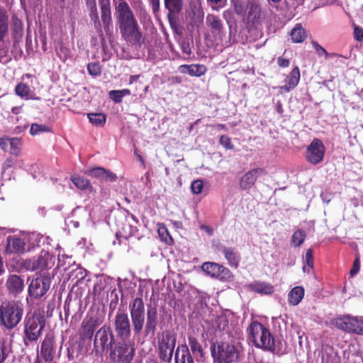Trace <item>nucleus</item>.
<instances>
[{"label":"nucleus","instance_id":"obj_1","mask_svg":"<svg viewBox=\"0 0 363 363\" xmlns=\"http://www.w3.org/2000/svg\"><path fill=\"white\" fill-rule=\"evenodd\" d=\"M115 15L122 38L133 45H140L143 33L135 14L125 0H118L115 6Z\"/></svg>","mask_w":363,"mask_h":363},{"label":"nucleus","instance_id":"obj_2","mask_svg":"<svg viewBox=\"0 0 363 363\" xmlns=\"http://www.w3.org/2000/svg\"><path fill=\"white\" fill-rule=\"evenodd\" d=\"M247 340L256 348L281 356L284 354L281 340L274 337L269 329L257 320H252L246 330Z\"/></svg>","mask_w":363,"mask_h":363},{"label":"nucleus","instance_id":"obj_3","mask_svg":"<svg viewBox=\"0 0 363 363\" xmlns=\"http://www.w3.org/2000/svg\"><path fill=\"white\" fill-rule=\"evenodd\" d=\"M24 313V305L21 301L10 300L0 305V326L11 331L21 323Z\"/></svg>","mask_w":363,"mask_h":363},{"label":"nucleus","instance_id":"obj_4","mask_svg":"<svg viewBox=\"0 0 363 363\" xmlns=\"http://www.w3.org/2000/svg\"><path fill=\"white\" fill-rule=\"evenodd\" d=\"M98 1L101 11V21L99 16L96 2L86 4L89 16L98 33L102 35L101 27L103 26L106 33L108 34L111 31L112 25L111 0Z\"/></svg>","mask_w":363,"mask_h":363},{"label":"nucleus","instance_id":"obj_5","mask_svg":"<svg viewBox=\"0 0 363 363\" xmlns=\"http://www.w3.org/2000/svg\"><path fill=\"white\" fill-rule=\"evenodd\" d=\"M45 326L44 311H34L30 315H27L23 321V341L28 346L33 342H37L42 335Z\"/></svg>","mask_w":363,"mask_h":363},{"label":"nucleus","instance_id":"obj_6","mask_svg":"<svg viewBox=\"0 0 363 363\" xmlns=\"http://www.w3.org/2000/svg\"><path fill=\"white\" fill-rule=\"evenodd\" d=\"M157 357L162 363H171L177 344V335L165 330L157 335Z\"/></svg>","mask_w":363,"mask_h":363},{"label":"nucleus","instance_id":"obj_7","mask_svg":"<svg viewBox=\"0 0 363 363\" xmlns=\"http://www.w3.org/2000/svg\"><path fill=\"white\" fill-rule=\"evenodd\" d=\"M135 354V342L131 340H117L109 351V358L113 363H131Z\"/></svg>","mask_w":363,"mask_h":363},{"label":"nucleus","instance_id":"obj_8","mask_svg":"<svg viewBox=\"0 0 363 363\" xmlns=\"http://www.w3.org/2000/svg\"><path fill=\"white\" fill-rule=\"evenodd\" d=\"M211 355L218 363H233L238 358L236 347L228 342L213 343L211 346Z\"/></svg>","mask_w":363,"mask_h":363},{"label":"nucleus","instance_id":"obj_9","mask_svg":"<svg viewBox=\"0 0 363 363\" xmlns=\"http://www.w3.org/2000/svg\"><path fill=\"white\" fill-rule=\"evenodd\" d=\"M116 341L112 329L104 325L95 334L94 347L96 350L100 348L102 352L110 351Z\"/></svg>","mask_w":363,"mask_h":363},{"label":"nucleus","instance_id":"obj_10","mask_svg":"<svg viewBox=\"0 0 363 363\" xmlns=\"http://www.w3.org/2000/svg\"><path fill=\"white\" fill-rule=\"evenodd\" d=\"M113 328L118 340H130L131 336V324L128 313L118 310L114 317Z\"/></svg>","mask_w":363,"mask_h":363},{"label":"nucleus","instance_id":"obj_11","mask_svg":"<svg viewBox=\"0 0 363 363\" xmlns=\"http://www.w3.org/2000/svg\"><path fill=\"white\" fill-rule=\"evenodd\" d=\"M201 269L207 275L220 281H232L233 274L230 269L225 266L216 262H206L201 265Z\"/></svg>","mask_w":363,"mask_h":363},{"label":"nucleus","instance_id":"obj_12","mask_svg":"<svg viewBox=\"0 0 363 363\" xmlns=\"http://www.w3.org/2000/svg\"><path fill=\"white\" fill-rule=\"evenodd\" d=\"M325 147L322 141L314 138L306 151V160L308 162L315 165L320 163L325 155Z\"/></svg>","mask_w":363,"mask_h":363},{"label":"nucleus","instance_id":"obj_13","mask_svg":"<svg viewBox=\"0 0 363 363\" xmlns=\"http://www.w3.org/2000/svg\"><path fill=\"white\" fill-rule=\"evenodd\" d=\"M50 279L40 276L32 280L28 286V294L31 298L39 299L43 297L50 286Z\"/></svg>","mask_w":363,"mask_h":363},{"label":"nucleus","instance_id":"obj_14","mask_svg":"<svg viewBox=\"0 0 363 363\" xmlns=\"http://www.w3.org/2000/svg\"><path fill=\"white\" fill-rule=\"evenodd\" d=\"M265 169L256 167L245 173L239 181V186L242 190H250L255 184L258 178L267 175Z\"/></svg>","mask_w":363,"mask_h":363},{"label":"nucleus","instance_id":"obj_15","mask_svg":"<svg viewBox=\"0 0 363 363\" xmlns=\"http://www.w3.org/2000/svg\"><path fill=\"white\" fill-rule=\"evenodd\" d=\"M55 257L48 251L43 250L37 259L29 260L28 269L33 271L45 270L52 268L54 265Z\"/></svg>","mask_w":363,"mask_h":363},{"label":"nucleus","instance_id":"obj_16","mask_svg":"<svg viewBox=\"0 0 363 363\" xmlns=\"http://www.w3.org/2000/svg\"><path fill=\"white\" fill-rule=\"evenodd\" d=\"M101 324V320L96 316H86L82 322L79 332L82 340H91L96 328Z\"/></svg>","mask_w":363,"mask_h":363},{"label":"nucleus","instance_id":"obj_17","mask_svg":"<svg viewBox=\"0 0 363 363\" xmlns=\"http://www.w3.org/2000/svg\"><path fill=\"white\" fill-rule=\"evenodd\" d=\"M56 354V344L52 335L47 334L40 345V356L45 362H51Z\"/></svg>","mask_w":363,"mask_h":363},{"label":"nucleus","instance_id":"obj_18","mask_svg":"<svg viewBox=\"0 0 363 363\" xmlns=\"http://www.w3.org/2000/svg\"><path fill=\"white\" fill-rule=\"evenodd\" d=\"M247 23L253 26L260 23L262 8L258 0H248L246 6Z\"/></svg>","mask_w":363,"mask_h":363},{"label":"nucleus","instance_id":"obj_19","mask_svg":"<svg viewBox=\"0 0 363 363\" xmlns=\"http://www.w3.org/2000/svg\"><path fill=\"white\" fill-rule=\"evenodd\" d=\"M158 324V311L155 306H147L144 333L146 336L154 335Z\"/></svg>","mask_w":363,"mask_h":363},{"label":"nucleus","instance_id":"obj_20","mask_svg":"<svg viewBox=\"0 0 363 363\" xmlns=\"http://www.w3.org/2000/svg\"><path fill=\"white\" fill-rule=\"evenodd\" d=\"M164 8L167 10V18L171 25L176 21L183 10L184 0H164Z\"/></svg>","mask_w":363,"mask_h":363},{"label":"nucleus","instance_id":"obj_21","mask_svg":"<svg viewBox=\"0 0 363 363\" xmlns=\"http://www.w3.org/2000/svg\"><path fill=\"white\" fill-rule=\"evenodd\" d=\"M6 287L9 294L16 296L24 289V281L17 274H10L6 281Z\"/></svg>","mask_w":363,"mask_h":363},{"label":"nucleus","instance_id":"obj_22","mask_svg":"<svg viewBox=\"0 0 363 363\" xmlns=\"http://www.w3.org/2000/svg\"><path fill=\"white\" fill-rule=\"evenodd\" d=\"M206 23L213 34L223 35L225 33V27L219 16L208 13L206 18Z\"/></svg>","mask_w":363,"mask_h":363},{"label":"nucleus","instance_id":"obj_23","mask_svg":"<svg viewBox=\"0 0 363 363\" xmlns=\"http://www.w3.org/2000/svg\"><path fill=\"white\" fill-rule=\"evenodd\" d=\"M11 26L13 46H16L21 41L23 36V24L16 14L11 16Z\"/></svg>","mask_w":363,"mask_h":363},{"label":"nucleus","instance_id":"obj_24","mask_svg":"<svg viewBox=\"0 0 363 363\" xmlns=\"http://www.w3.org/2000/svg\"><path fill=\"white\" fill-rule=\"evenodd\" d=\"M233 11L225 10L223 12V17L226 21L229 26L230 29L231 28L230 20L233 18V13L238 16H243L246 11L245 6L242 0H234L230 1Z\"/></svg>","mask_w":363,"mask_h":363},{"label":"nucleus","instance_id":"obj_25","mask_svg":"<svg viewBox=\"0 0 363 363\" xmlns=\"http://www.w3.org/2000/svg\"><path fill=\"white\" fill-rule=\"evenodd\" d=\"M194 359L186 343L177 346L174 352V363H195Z\"/></svg>","mask_w":363,"mask_h":363},{"label":"nucleus","instance_id":"obj_26","mask_svg":"<svg viewBox=\"0 0 363 363\" xmlns=\"http://www.w3.org/2000/svg\"><path fill=\"white\" fill-rule=\"evenodd\" d=\"M188 342L189 347V351L191 356L195 359L196 361L199 362L202 360L204 357V350L199 342L197 338L194 335H188Z\"/></svg>","mask_w":363,"mask_h":363},{"label":"nucleus","instance_id":"obj_27","mask_svg":"<svg viewBox=\"0 0 363 363\" xmlns=\"http://www.w3.org/2000/svg\"><path fill=\"white\" fill-rule=\"evenodd\" d=\"M6 251L9 254L23 253L25 242L20 238L9 236L7 238Z\"/></svg>","mask_w":363,"mask_h":363},{"label":"nucleus","instance_id":"obj_28","mask_svg":"<svg viewBox=\"0 0 363 363\" xmlns=\"http://www.w3.org/2000/svg\"><path fill=\"white\" fill-rule=\"evenodd\" d=\"M9 35L0 34V62L6 63L11 60L9 49L11 41Z\"/></svg>","mask_w":363,"mask_h":363},{"label":"nucleus","instance_id":"obj_29","mask_svg":"<svg viewBox=\"0 0 363 363\" xmlns=\"http://www.w3.org/2000/svg\"><path fill=\"white\" fill-rule=\"evenodd\" d=\"M221 251L226 259L228 264L231 267L237 269L240 264V257L233 247H228L223 246Z\"/></svg>","mask_w":363,"mask_h":363},{"label":"nucleus","instance_id":"obj_30","mask_svg":"<svg viewBox=\"0 0 363 363\" xmlns=\"http://www.w3.org/2000/svg\"><path fill=\"white\" fill-rule=\"evenodd\" d=\"M299 80L300 70L296 66L291 69L289 75L286 78V84L281 86V89L289 92L298 85Z\"/></svg>","mask_w":363,"mask_h":363},{"label":"nucleus","instance_id":"obj_31","mask_svg":"<svg viewBox=\"0 0 363 363\" xmlns=\"http://www.w3.org/2000/svg\"><path fill=\"white\" fill-rule=\"evenodd\" d=\"M333 321L335 325L338 329L346 333H352V329L354 326L353 323H355L353 317L350 315H343L336 318Z\"/></svg>","mask_w":363,"mask_h":363},{"label":"nucleus","instance_id":"obj_32","mask_svg":"<svg viewBox=\"0 0 363 363\" xmlns=\"http://www.w3.org/2000/svg\"><path fill=\"white\" fill-rule=\"evenodd\" d=\"M130 318L135 335H140L145 327V313H135L134 315H130Z\"/></svg>","mask_w":363,"mask_h":363},{"label":"nucleus","instance_id":"obj_33","mask_svg":"<svg viewBox=\"0 0 363 363\" xmlns=\"http://www.w3.org/2000/svg\"><path fill=\"white\" fill-rule=\"evenodd\" d=\"M138 231L136 226L131 225L127 220L123 224L121 230L116 233V238L119 240V238H123L128 240L130 237L135 236Z\"/></svg>","mask_w":363,"mask_h":363},{"label":"nucleus","instance_id":"obj_34","mask_svg":"<svg viewBox=\"0 0 363 363\" xmlns=\"http://www.w3.org/2000/svg\"><path fill=\"white\" fill-rule=\"evenodd\" d=\"M305 291L302 286L294 287L288 294V301L293 306L298 305L304 296Z\"/></svg>","mask_w":363,"mask_h":363},{"label":"nucleus","instance_id":"obj_35","mask_svg":"<svg viewBox=\"0 0 363 363\" xmlns=\"http://www.w3.org/2000/svg\"><path fill=\"white\" fill-rule=\"evenodd\" d=\"M291 40L295 43L303 42L307 38L306 30L300 23H297L290 33Z\"/></svg>","mask_w":363,"mask_h":363},{"label":"nucleus","instance_id":"obj_36","mask_svg":"<svg viewBox=\"0 0 363 363\" xmlns=\"http://www.w3.org/2000/svg\"><path fill=\"white\" fill-rule=\"evenodd\" d=\"M9 16L5 8L0 6V34L9 35Z\"/></svg>","mask_w":363,"mask_h":363},{"label":"nucleus","instance_id":"obj_37","mask_svg":"<svg viewBox=\"0 0 363 363\" xmlns=\"http://www.w3.org/2000/svg\"><path fill=\"white\" fill-rule=\"evenodd\" d=\"M130 315L145 313V304L142 298L136 297L129 305Z\"/></svg>","mask_w":363,"mask_h":363},{"label":"nucleus","instance_id":"obj_38","mask_svg":"<svg viewBox=\"0 0 363 363\" xmlns=\"http://www.w3.org/2000/svg\"><path fill=\"white\" fill-rule=\"evenodd\" d=\"M12 352L11 345L6 339L0 340V363H4Z\"/></svg>","mask_w":363,"mask_h":363},{"label":"nucleus","instance_id":"obj_39","mask_svg":"<svg viewBox=\"0 0 363 363\" xmlns=\"http://www.w3.org/2000/svg\"><path fill=\"white\" fill-rule=\"evenodd\" d=\"M157 232L159 237L160 238L161 240L164 242L167 245H172L174 243V240L170 235L167 228H166L165 225L163 223H158L157 224Z\"/></svg>","mask_w":363,"mask_h":363},{"label":"nucleus","instance_id":"obj_40","mask_svg":"<svg viewBox=\"0 0 363 363\" xmlns=\"http://www.w3.org/2000/svg\"><path fill=\"white\" fill-rule=\"evenodd\" d=\"M188 69V74L192 77H201L207 72V67L204 65L200 64H192L189 67H186Z\"/></svg>","mask_w":363,"mask_h":363},{"label":"nucleus","instance_id":"obj_41","mask_svg":"<svg viewBox=\"0 0 363 363\" xmlns=\"http://www.w3.org/2000/svg\"><path fill=\"white\" fill-rule=\"evenodd\" d=\"M88 118L93 125L97 126H103L106 121V115L101 113H90Z\"/></svg>","mask_w":363,"mask_h":363},{"label":"nucleus","instance_id":"obj_42","mask_svg":"<svg viewBox=\"0 0 363 363\" xmlns=\"http://www.w3.org/2000/svg\"><path fill=\"white\" fill-rule=\"evenodd\" d=\"M71 180L77 188L82 190L86 189L90 186L89 181L84 177L74 176L71 178Z\"/></svg>","mask_w":363,"mask_h":363},{"label":"nucleus","instance_id":"obj_43","mask_svg":"<svg viewBox=\"0 0 363 363\" xmlns=\"http://www.w3.org/2000/svg\"><path fill=\"white\" fill-rule=\"evenodd\" d=\"M30 89L25 83L20 82L15 87V93L17 96L23 99H28Z\"/></svg>","mask_w":363,"mask_h":363},{"label":"nucleus","instance_id":"obj_44","mask_svg":"<svg viewBox=\"0 0 363 363\" xmlns=\"http://www.w3.org/2000/svg\"><path fill=\"white\" fill-rule=\"evenodd\" d=\"M306 233L303 230H296L291 236V243L294 247H299L305 240Z\"/></svg>","mask_w":363,"mask_h":363},{"label":"nucleus","instance_id":"obj_45","mask_svg":"<svg viewBox=\"0 0 363 363\" xmlns=\"http://www.w3.org/2000/svg\"><path fill=\"white\" fill-rule=\"evenodd\" d=\"M10 142V153L14 155H19L21 153V147L22 141L18 138H13L9 139Z\"/></svg>","mask_w":363,"mask_h":363},{"label":"nucleus","instance_id":"obj_46","mask_svg":"<svg viewBox=\"0 0 363 363\" xmlns=\"http://www.w3.org/2000/svg\"><path fill=\"white\" fill-rule=\"evenodd\" d=\"M87 71L92 77H98L101 74V67L98 62H90L87 65Z\"/></svg>","mask_w":363,"mask_h":363},{"label":"nucleus","instance_id":"obj_47","mask_svg":"<svg viewBox=\"0 0 363 363\" xmlns=\"http://www.w3.org/2000/svg\"><path fill=\"white\" fill-rule=\"evenodd\" d=\"M105 173H106V169L104 167H99L91 169L86 172V174L88 176L99 179L102 181L104 179V176Z\"/></svg>","mask_w":363,"mask_h":363},{"label":"nucleus","instance_id":"obj_48","mask_svg":"<svg viewBox=\"0 0 363 363\" xmlns=\"http://www.w3.org/2000/svg\"><path fill=\"white\" fill-rule=\"evenodd\" d=\"M355 323H353L354 326L352 329V333L363 334V320L357 317H353Z\"/></svg>","mask_w":363,"mask_h":363},{"label":"nucleus","instance_id":"obj_49","mask_svg":"<svg viewBox=\"0 0 363 363\" xmlns=\"http://www.w3.org/2000/svg\"><path fill=\"white\" fill-rule=\"evenodd\" d=\"M48 128L45 125H39L38 123H33L30 126V133L33 135H37L42 132L48 131Z\"/></svg>","mask_w":363,"mask_h":363},{"label":"nucleus","instance_id":"obj_50","mask_svg":"<svg viewBox=\"0 0 363 363\" xmlns=\"http://www.w3.org/2000/svg\"><path fill=\"white\" fill-rule=\"evenodd\" d=\"M219 143L226 150H233L234 145L231 142V139L226 135H222L219 138Z\"/></svg>","mask_w":363,"mask_h":363},{"label":"nucleus","instance_id":"obj_51","mask_svg":"<svg viewBox=\"0 0 363 363\" xmlns=\"http://www.w3.org/2000/svg\"><path fill=\"white\" fill-rule=\"evenodd\" d=\"M203 189V182L201 179L194 181L191 185V189L193 194H199Z\"/></svg>","mask_w":363,"mask_h":363},{"label":"nucleus","instance_id":"obj_52","mask_svg":"<svg viewBox=\"0 0 363 363\" xmlns=\"http://www.w3.org/2000/svg\"><path fill=\"white\" fill-rule=\"evenodd\" d=\"M359 269H360V258H359V255H357L353 262L352 267L350 271V276L353 277V276L356 275L359 272Z\"/></svg>","mask_w":363,"mask_h":363},{"label":"nucleus","instance_id":"obj_53","mask_svg":"<svg viewBox=\"0 0 363 363\" xmlns=\"http://www.w3.org/2000/svg\"><path fill=\"white\" fill-rule=\"evenodd\" d=\"M16 160L13 158H7L2 164L1 174H4L9 168L13 167L16 164Z\"/></svg>","mask_w":363,"mask_h":363},{"label":"nucleus","instance_id":"obj_54","mask_svg":"<svg viewBox=\"0 0 363 363\" xmlns=\"http://www.w3.org/2000/svg\"><path fill=\"white\" fill-rule=\"evenodd\" d=\"M305 262L309 267H313V252L312 249H308L305 255Z\"/></svg>","mask_w":363,"mask_h":363},{"label":"nucleus","instance_id":"obj_55","mask_svg":"<svg viewBox=\"0 0 363 363\" xmlns=\"http://www.w3.org/2000/svg\"><path fill=\"white\" fill-rule=\"evenodd\" d=\"M313 47L314 48L316 53L319 56L324 55L325 57L328 56V52L325 50L324 48H323L320 45H319L317 42L313 41L312 42Z\"/></svg>","mask_w":363,"mask_h":363},{"label":"nucleus","instance_id":"obj_56","mask_svg":"<svg viewBox=\"0 0 363 363\" xmlns=\"http://www.w3.org/2000/svg\"><path fill=\"white\" fill-rule=\"evenodd\" d=\"M109 97L115 103H121L123 99L119 90H112L109 91Z\"/></svg>","mask_w":363,"mask_h":363},{"label":"nucleus","instance_id":"obj_57","mask_svg":"<svg viewBox=\"0 0 363 363\" xmlns=\"http://www.w3.org/2000/svg\"><path fill=\"white\" fill-rule=\"evenodd\" d=\"M116 179H117L116 174L115 173H113V172L106 169V173L104 174L103 181L108 182H113L116 181Z\"/></svg>","mask_w":363,"mask_h":363},{"label":"nucleus","instance_id":"obj_58","mask_svg":"<svg viewBox=\"0 0 363 363\" xmlns=\"http://www.w3.org/2000/svg\"><path fill=\"white\" fill-rule=\"evenodd\" d=\"M354 36L356 40L362 41L363 40V28L355 26L354 28Z\"/></svg>","mask_w":363,"mask_h":363},{"label":"nucleus","instance_id":"obj_59","mask_svg":"<svg viewBox=\"0 0 363 363\" xmlns=\"http://www.w3.org/2000/svg\"><path fill=\"white\" fill-rule=\"evenodd\" d=\"M277 64L280 67H288L290 65V61L288 59L284 58L283 57H279L277 58Z\"/></svg>","mask_w":363,"mask_h":363},{"label":"nucleus","instance_id":"obj_60","mask_svg":"<svg viewBox=\"0 0 363 363\" xmlns=\"http://www.w3.org/2000/svg\"><path fill=\"white\" fill-rule=\"evenodd\" d=\"M325 363H341V359L340 357L337 354L328 355Z\"/></svg>","mask_w":363,"mask_h":363},{"label":"nucleus","instance_id":"obj_61","mask_svg":"<svg viewBox=\"0 0 363 363\" xmlns=\"http://www.w3.org/2000/svg\"><path fill=\"white\" fill-rule=\"evenodd\" d=\"M152 6V11L157 13L160 11V0H150Z\"/></svg>","mask_w":363,"mask_h":363},{"label":"nucleus","instance_id":"obj_62","mask_svg":"<svg viewBox=\"0 0 363 363\" xmlns=\"http://www.w3.org/2000/svg\"><path fill=\"white\" fill-rule=\"evenodd\" d=\"M67 358H68L69 361H73L74 359V356L73 354V351H72V349L68 347L67 349Z\"/></svg>","mask_w":363,"mask_h":363},{"label":"nucleus","instance_id":"obj_63","mask_svg":"<svg viewBox=\"0 0 363 363\" xmlns=\"http://www.w3.org/2000/svg\"><path fill=\"white\" fill-rule=\"evenodd\" d=\"M201 228L204 230L210 235L213 234V229L211 227L208 226V225H202L201 226Z\"/></svg>","mask_w":363,"mask_h":363},{"label":"nucleus","instance_id":"obj_64","mask_svg":"<svg viewBox=\"0 0 363 363\" xmlns=\"http://www.w3.org/2000/svg\"><path fill=\"white\" fill-rule=\"evenodd\" d=\"M182 52L188 55L191 54V49L189 45H182Z\"/></svg>","mask_w":363,"mask_h":363}]
</instances>
